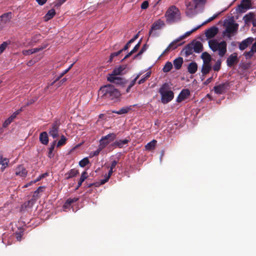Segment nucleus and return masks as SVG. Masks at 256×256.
Here are the masks:
<instances>
[{
    "label": "nucleus",
    "mask_w": 256,
    "mask_h": 256,
    "mask_svg": "<svg viewBox=\"0 0 256 256\" xmlns=\"http://www.w3.org/2000/svg\"><path fill=\"white\" fill-rule=\"evenodd\" d=\"M98 94L104 98L108 100H114L120 96L119 90L112 84L104 86L100 88Z\"/></svg>",
    "instance_id": "obj_1"
},
{
    "label": "nucleus",
    "mask_w": 256,
    "mask_h": 256,
    "mask_svg": "<svg viewBox=\"0 0 256 256\" xmlns=\"http://www.w3.org/2000/svg\"><path fill=\"white\" fill-rule=\"evenodd\" d=\"M206 0H186L184 4L186 6V14L187 16L192 18L196 14V10L198 8L204 6Z\"/></svg>",
    "instance_id": "obj_2"
},
{
    "label": "nucleus",
    "mask_w": 256,
    "mask_h": 256,
    "mask_svg": "<svg viewBox=\"0 0 256 256\" xmlns=\"http://www.w3.org/2000/svg\"><path fill=\"white\" fill-rule=\"evenodd\" d=\"M164 16L168 24H173L180 20V12L175 6H170L166 11Z\"/></svg>",
    "instance_id": "obj_3"
},
{
    "label": "nucleus",
    "mask_w": 256,
    "mask_h": 256,
    "mask_svg": "<svg viewBox=\"0 0 256 256\" xmlns=\"http://www.w3.org/2000/svg\"><path fill=\"white\" fill-rule=\"evenodd\" d=\"M208 46L213 52L218 51L220 56L223 57L226 52L227 44L225 41L218 42L215 39L210 40L208 41Z\"/></svg>",
    "instance_id": "obj_4"
},
{
    "label": "nucleus",
    "mask_w": 256,
    "mask_h": 256,
    "mask_svg": "<svg viewBox=\"0 0 256 256\" xmlns=\"http://www.w3.org/2000/svg\"><path fill=\"white\" fill-rule=\"evenodd\" d=\"M168 88V84L164 83L159 90V92L162 96V102L163 104H167L171 101L174 96V94L172 90H167Z\"/></svg>",
    "instance_id": "obj_5"
},
{
    "label": "nucleus",
    "mask_w": 256,
    "mask_h": 256,
    "mask_svg": "<svg viewBox=\"0 0 256 256\" xmlns=\"http://www.w3.org/2000/svg\"><path fill=\"white\" fill-rule=\"evenodd\" d=\"M60 124V120H56L52 124L49 128V134L54 139L58 136Z\"/></svg>",
    "instance_id": "obj_6"
},
{
    "label": "nucleus",
    "mask_w": 256,
    "mask_h": 256,
    "mask_svg": "<svg viewBox=\"0 0 256 256\" xmlns=\"http://www.w3.org/2000/svg\"><path fill=\"white\" fill-rule=\"evenodd\" d=\"M116 137V134L114 133H110L102 136L100 140V144L102 148H105L110 142L115 140Z\"/></svg>",
    "instance_id": "obj_7"
},
{
    "label": "nucleus",
    "mask_w": 256,
    "mask_h": 256,
    "mask_svg": "<svg viewBox=\"0 0 256 256\" xmlns=\"http://www.w3.org/2000/svg\"><path fill=\"white\" fill-rule=\"evenodd\" d=\"M230 86V82L228 81L219 84L214 87V92L218 94H222L226 93Z\"/></svg>",
    "instance_id": "obj_8"
},
{
    "label": "nucleus",
    "mask_w": 256,
    "mask_h": 256,
    "mask_svg": "<svg viewBox=\"0 0 256 256\" xmlns=\"http://www.w3.org/2000/svg\"><path fill=\"white\" fill-rule=\"evenodd\" d=\"M165 26L164 22L160 19L156 21L151 26L149 31V36L152 35V31L161 29Z\"/></svg>",
    "instance_id": "obj_9"
},
{
    "label": "nucleus",
    "mask_w": 256,
    "mask_h": 256,
    "mask_svg": "<svg viewBox=\"0 0 256 256\" xmlns=\"http://www.w3.org/2000/svg\"><path fill=\"white\" fill-rule=\"evenodd\" d=\"M238 25L236 23L229 22L226 28V32L228 33V36L230 37V34L236 32L238 29Z\"/></svg>",
    "instance_id": "obj_10"
},
{
    "label": "nucleus",
    "mask_w": 256,
    "mask_h": 256,
    "mask_svg": "<svg viewBox=\"0 0 256 256\" xmlns=\"http://www.w3.org/2000/svg\"><path fill=\"white\" fill-rule=\"evenodd\" d=\"M238 62V54L236 53H234L230 54L226 60V64L229 67L232 66Z\"/></svg>",
    "instance_id": "obj_11"
},
{
    "label": "nucleus",
    "mask_w": 256,
    "mask_h": 256,
    "mask_svg": "<svg viewBox=\"0 0 256 256\" xmlns=\"http://www.w3.org/2000/svg\"><path fill=\"white\" fill-rule=\"evenodd\" d=\"M108 76L107 77V80L112 83L116 84H123L124 83V79L116 76Z\"/></svg>",
    "instance_id": "obj_12"
},
{
    "label": "nucleus",
    "mask_w": 256,
    "mask_h": 256,
    "mask_svg": "<svg viewBox=\"0 0 256 256\" xmlns=\"http://www.w3.org/2000/svg\"><path fill=\"white\" fill-rule=\"evenodd\" d=\"M190 96V91L188 89H183L176 98V102H180L185 100Z\"/></svg>",
    "instance_id": "obj_13"
},
{
    "label": "nucleus",
    "mask_w": 256,
    "mask_h": 256,
    "mask_svg": "<svg viewBox=\"0 0 256 256\" xmlns=\"http://www.w3.org/2000/svg\"><path fill=\"white\" fill-rule=\"evenodd\" d=\"M254 39L252 38L249 37L242 40L239 44V48L243 50L250 46L254 42Z\"/></svg>",
    "instance_id": "obj_14"
},
{
    "label": "nucleus",
    "mask_w": 256,
    "mask_h": 256,
    "mask_svg": "<svg viewBox=\"0 0 256 256\" xmlns=\"http://www.w3.org/2000/svg\"><path fill=\"white\" fill-rule=\"evenodd\" d=\"M218 32V30L217 27L212 26L206 30L205 32L206 36L208 38H212L217 34Z\"/></svg>",
    "instance_id": "obj_15"
},
{
    "label": "nucleus",
    "mask_w": 256,
    "mask_h": 256,
    "mask_svg": "<svg viewBox=\"0 0 256 256\" xmlns=\"http://www.w3.org/2000/svg\"><path fill=\"white\" fill-rule=\"evenodd\" d=\"M251 6L250 0H242L238 6V9L240 12H244V10L250 8Z\"/></svg>",
    "instance_id": "obj_16"
},
{
    "label": "nucleus",
    "mask_w": 256,
    "mask_h": 256,
    "mask_svg": "<svg viewBox=\"0 0 256 256\" xmlns=\"http://www.w3.org/2000/svg\"><path fill=\"white\" fill-rule=\"evenodd\" d=\"M22 110H19L15 112L10 116L7 118L2 124V126L4 128H6L19 114Z\"/></svg>",
    "instance_id": "obj_17"
},
{
    "label": "nucleus",
    "mask_w": 256,
    "mask_h": 256,
    "mask_svg": "<svg viewBox=\"0 0 256 256\" xmlns=\"http://www.w3.org/2000/svg\"><path fill=\"white\" fill-rule=\"evenodd\" d=\"M27 170L22 166H19L16 168V176L24 178L27 175Z\"/></svg>",
    "instance_id": "obj_18"
},
{
    "label": "nucleus",
    "mask_w": 256,
    "mask_h": 256,
    "mask_svg": "<svg viewBox=\"0 0 256 256\" xmlns=\"http://www.w3.org/2000/svg\"><path fill=\"white\" fill-rule=\"evenodd\" d=\"M74 64H71L70 66L67 69L65 70L62 72L58 76H56L54 78V80L51 83L50 86H53L57 82H58L64 75H65L67 72H69V70L72 67Z\"/></svg>",
    "instance_id": "obj_19"
},
{
    "label": "nucleus",
    "mask_w": 256,
    "mask_h": 256,
    "mask_svg": "<svg viewBox=\"0 0 256 256\" xmlns=\"http://www.w3.org/2000/svg\"><path fill=\"white\" fill-rule=\"evenodd\" d=\"M40 141L44 144L47 145L48 143V133L46 132H43L40 134Z\"/></svg>",
    "instance_id": "obj_20"
},
{
    "label": "nucleus",
    "mask_w": 256,
    "mask_h": 256,
    "mask_svg": "<svg viewBox=\"0 0 256 256\" xmlns=\"http://www.w3.org/2000/svg\"><path fill=\"white\" fill-rule=\"evenodd\" d=\"M192 48L194 51L196 53H200L203 50L202 44L199 41L196 42L192 44Z\"/></svg>",
    "instance_id": "obj_21"
},
{
    "label": "nucleus",
    "mask_w": 256,
    "mask_h": 256,
    "mask_svg": "<svg viewBox=\"0 0 256 256\" xmlns=\"http://www.w3.org/2000/svg\"><path fill=\"white\" fill-rule=\"evenodd\" d=\"M12 14L11 12H8L2 14L0 16L1 22L4 24H6L10 22L12 18Z\"/></svg>",
    "instance_id": "obj_22"
},
{
    "label": "nucleus",
    "mask_w": 256,
    "mask_h": 256,
    "mask_svg": "<svg viewBox=\"0 0 256 256\" xmlns=\"http://www.w3.org/2000/svg\"><path fill=\"white\" fill-rule=\"evenodd\" d=\"M198 70V65L195 62H190L188 66V72L190 74H195Z\"/></svg>",
    "instance_id": "obj_23"
},
{
    "label": "nucleus",
    "mask_w": 256,
    "mask_h": 256,
    "mask_svg": "<svg viewBox=\"0 0 256 256\" xmlns=\"http://www.w3.org/2000/svg\"><path fill=\"white\" fill-rule=\"evenodd\" d=\"M183 62V58L182 57H178L174 59L173 62V64L175 69L176 70H180L182 66Z\"/></svg>",
    "instance_id": "obj_24"
},
{
    "label": "nucleus",
    "mask_w": 256,
    "mask_h": 256,
    "mask_svg": "<svg viewBox=\"0 0 256 256\" xmlns=\"http://www.w3.org/2000/svg\"><path fill=\"white\" fill-rule=\"evenodd\" d=\"M126 66H120L118 68H115L112 72L111 74L108 76H118L122 74V71L125 69Z\"/></svg>",
    "instance_id": "obj_25"
},
{
    "label": "nucleus",
    "mask_w": 256,
    "mask_h": 256,
    "mask_svg": "<svg viewBox=\"0 0 256 256\" xmlns=\"http://www.w3.org/2000/svg\"><path fill=\"white\" fill-rule=\"evenodd\" d=\"M192 44H188L183 49L182 52H184L186 56L191 55L193 52Z\"/></svg>",
    "instance_id": "obj_26"
},
{
    "label": "nucleus",
    "mask_w": 256,
    "mask_h": 256,
    "mask_svg": "<svg viewBox=\"0 0 256 256\" xmlns=\"http://www.w3.org/2000/svg\"><path fill=\"white\" fill-rule=\"evenodd\" d=\"M132 110V106L123 107L118 110H113L112 113L116 114H127L130 110Z\"/></svg>",
    "instance_id": "obj_27"
},
{
    "label": "nucleus",
    "mask_w": 256,
    "mask_h": 256,
    "mask_svg": "<svg viewBox=\"0 0 256 256\" xmlns=\"http://www.w3.org/2000/svg\"><path fill=\"white\" fill-rule=\"evenodd\" d=\"M212 69V66L210 64H203L202 68V75H206L208 74Z\"/></svg>",
    "instance_id": "obj_28"
},
{
    "label": "nucleus",
    "mask_w": 256,
    "mask_h": 256,
    "mask_svg": "<svg viewBox=\"0 0 256 256\" xmlns=\"http://www.w3.org/2000/svg\"><path fill=\"white\" fill-rule=\"evenodd\" d=\"M78 170L76 169H72L66 174V179L68 180L70 178L74 177L78 174Z\"/></svg>",
    "instance_id": "obj_29"
},
{
    "label": "nucleus",
    "mask_w": 256,
    "mask_h": 256,
    "mask_svg": "<svg viewBox=\"0 0 256 256\" xmlns=\"http://www.w3.org/2000/svg\"><path fill=\"white\" fill-rule=\"evenodd\" d=\"M8 162L9 160L7 158H4L0 154V164L2 166L1 169L2 171L8 166Z\"/></svg>",
    "instance_id": "obj_30"
},
{
    "label": "nucleus",
    "mask_w": 256,
    "mask_h": 256,
    "mask_svg": "<svg viewBox=\"0 0 256 256\" xmlns=\"http://www.w3.org/2000/svg\"><path fill=\"white\" fill-rule=\"evenodd\" d=\"M88 177V172L86 171H84L81 174L80 178L78 182V186L76 188L78 190L82 184V183Z\"/></svg>",
    "instance_id": "obj_31"
},
{
    "label": "nucleus",
    "mask_w": 256,
    "mask_h": 256,
    "mask_svg": "<svg viewBox=\"0 0 256 256\" xmlns=\"http://www.w3.org/2000/svg\"><path fill=\"white\" fill-rule=\"evenodd\" d=\"M201 58L204 61V64H210L212 60L211 56L207 52H204L202 54Z\"/></svg>",
    "instance_id": "obj_32"
},
{
    "label": "nucleus",
    "mask_w": 256,
    "mask_h": 256,
    "mask_svg": "<svg viewBox=\"0 0 256 256\" xmlns=\"http://www.w3.org/2000/svg\"><path fill=\"white\" fill-rule=\"evenodd\" d=\"M56 15V11L54 8L49 10L44 16V20L48 21Z\"/></svg>",
    "instance_id": "obj_33"
},
{
    "label": "nucleus",
    "mask_w": 256,
    "mask_h": 256,
    "mask_svg": "<svg viewBox=\"0 0 256 256\" xmlns=\"http://www.w3.org/2000/svg\"><path fill=\"white\" fill-rule=\"evenodd\" d=\"M157 141L155 140H153L151 142L148 143L145 146V148L147 150H151L154 149Z\"/></svg>",
    "instance_id": "obj_34"
},
{
    "label": "nucleus",
    "mask_w": 256,
    "mask_h": 256,
    "mask_svg": "<svg viewBox=\"0 0 256 256\" xmlns=\"http://www.w3.org/2000/svg\"><path fill=\"white\" fill-rule=\"evenodd\" d=\"M129 142L128 140L125 139L122 140H118L116 141L114 144L113 146H118L119 148H122L124 144H128Z\"/></svg>",
    "instance_id": "obj_35"
},
{
    "label": "nucleus",
    "mask_w": 256,
    "mask_h": 256,
    "mask_svg": "<svg viewBox=\"0 0 256 256\" xmlns=\"http://www.w3.org/2000/svg\"><path fill=\"white\" fill-rule=\"evenodd\" d=\"M180 38H179L173 42H172L170 44H172L171 48L172 50H174L178 46H182L184 42H180Z\"/></svg>",
    "instance_id": "obj_36"
},
{
    "label": "nucleus",
    "mask_w": 256,
    "mask_h": 256,
    "mask_svg": "<svg viewBox=\"0 0 256 256\" xmlns=\"http://www.w3.org/2000/svg\"><path fill=\"white\" fill-rule=\"evenodd\" d=\"M44 186H39L38 189L34 192L32 198L34 200H36L40 198L39 194L43 192L44 189Z\"/></svg>",
    "instance_id": "obj_37"
},
{
    "label": "nucleus",
    "mask_w": 256,
    "mask_h": 256,
    "mask_svg": "<svg viewBox=\"0 0 256 256\" xmlns=\"http://www.w3.org/2000/svg\"><path fill=\"white\" fill-rule=\"evenodd\" d=\"M172 68V64L170 62H167L164 66L162 71L164 72H168Z\"/></svg>",
    "instance_id": "obj_38"
},
{
    "label": "nucleus",
    "mask_w": 256,
    "mask_h": 256,
    "mask_svg": "<svg viewBox=\"0 0 256 256\" xmlns=\"http://www.w3.org/2000/svg\"><path fill=\"white\" fill-rule=\"evenodd\" d=\"M151 72H147L142 77L138 80V84H141L144 83L150 76Z\"/></svg>",
    "instance_id": "obj_39"
},
{
    "label": "nucleus",
    "mask_w": 256,
    "mask_h": 256,
    "mask_svg": "<svg viewBox=\"0 0 256 256\" xmlns=\"http://www.w3.org/2000/svg\"><path fill=\"white\" fill-rule=\"evenodd\" d=\"M56 140H54L52 142V144L50 145V146L48 149V156L50 158H52L54 156V154H52V152L54 150V147L56 146Z\"/></svg>",
    "instance_id": "obj_40"
},
{
    "label": "nucleus",
    "mask_w": 256,
    "mask_h": 256,
    "mask_svg": "<svg viewBox=\"0 0 256 256\" xmlns=\"http://www.w3.org/2000/svg\"><path fill=\"white\" fill-rule=\"evenodd\" d=\"M202 25H200L198 26H197L196 28L192 29V30L190 31V32H186L184 34L183 36H180L179 38H180V40H182L184 39V38H186V37L189 36L192 32H195L196 30H197L199 28H200V26H202Z\"/></svg>",
    "instance_id": "obj_41"
},
{
    "label": "nucleus",
    "mask_w": 256,
    "mask_h": 256,
    "mask_svg": "<svg viewBox=\"0 0 256 256\" xmlns=\"http://www.w3.org/2000/svg\"><path fill=\"white\" fill-rule=\"evenodd\" d=\"M254 18V14L250 12L244 16V20L246 22H248L253 20Z\"/></svg>",
    "instance_id": "obj_42"
},
{
    "label": "nucleus",
    "mask_w": 256,
    "mask_h": 256,
    "mask_svg": "<svg viewBox=\"0 0 256 256\" xmlns=\"http://www.w3.org/2000/svg\"><path fill=\"white\" fill-rule=\"evenodd\" d=\"M90 163L89 160L88 158H84L79 162L80 166L84 168Z\"/></svg>",
    "instance_id": "obj_43"
},
{
    "label": "nucleus",
    "mask_w": 256,
    "mask_h": 256,
    "mask_svg": "<svg viewBox=\"0 0 256 256\" xmlns=\"http://www.w3.org/2000/svg\"><path fill=\"white\" fill-rule=\"evenodd\" d=\"M66 138L64 135L62 136L60 139L57 143L56 146L58 148L66 144Z\"/></svg>",
    "instance_id": "obj_44"
},
{
    "label": "nucleus",
    "mask_w": 256,
    "mask_h": 256,
    "mask_svg": "<svg viewBox=\"0 0 256 256\" xmlns=\"http://www.w3.org/2000/svg\"><path fill=\"white\" fill-rule=\"evenodd\" d=\"M146 50V44H144L143 46L140 49V51L138 52V54H136V56H134V58L135 59V58H138V56H140L144 52H145Z\"/></svg>",
    "instance_id": "obj_45"
},
{
    "label": "nucleus",
    "mask_w": 256,
    "mask_h": 256,
    "mask_svg": "<svg viewBox=\"0 0 256 256\" xmlns=\"http://www.w3.org/2000/svg\"><path fill=\"white\" fill-rule=\"evenodd\" d=\"M122 52V50H118L117 52H114L111 54L110 57V61L112 62L114 57L118 56Z\"/></svg>",
    "instance_id": "obj_46"
},
{
    "label": "nucleus",
    "mask_w": 256,
    "mask_h": 256,
    "mask_svg": "<svg viewBox=\"0 0 256 256\" xmlns=\"http://www.w3.org/2000/svg\"><path fill=\"white\" fill-rule=\"evenodd\" d=\"M67 0H57L56 2L54 3V7L58 8L60 7L62 4H64Z\"/></svg>",
    "instance_id": "obj_47"
},
{
    "label": "nucleus",
    "mask_w": 256,
    "mask_h": 256,
    "mask_svg": "<svg viewBox=\"0 0 256 256\" xmlns=\"http://www.w3.org/2000/svg\"><path fill=\"white\" fill-rule=\"evenodd\" d=\"M8 42H4L0 45V54H1L5 50L6 48L8 46Z\"/></svg>",
    "instance_id": "obj_48"
},
{
    "label": "nucleus",
    "mask_w": 256,
    "mask_h": 256,
    "mask_svg": "<svg viewBox=\"0 0 256 256\" xmlns=\"http://www.w3.org/2000/svg\"><path fill=\"white\" fill-rule=\"evenodd\" d=\"M254 53V52L250 50L249 52H246L244 54L246 58H250L253 56Z\"/></svg>",
    "instance_id": "obj_49"
},
{
    "label": "nucleus",
    "mask_w": 256,
    "mask_h": 256,
    "mask_svg": "<svg viewBox=\"0 0 256 256\" xmlns=\"http://www.w3.org/2000/svg\"><path fill=\"white\" fill-rule=\"evenodd\" d=\"M142 73H141V72L138 74L137 76H136V77L132 80L131 81L130 84H129L130 86L132 87L135 84L136 81L140 78V76L142 75Z\"/></svg>",
    "instance_id": "obj_50"
},
{
    "label": "nucleus",
    "mask_w": 256,
    "mask_h": 256,
    "mask_svg": "<svg viewBox=\"0 0 256 256\" xmlns=\"http://www.w3.org/2000/svg\"><path fill=\"white\" fill-rule=\"evenodd\" d=\"M78 200V198L76 197H74L73 198H69L67 200V204H72L76 202Z\"/></svg>",
    "instance_id": "obj_51"
},
{
    "label": "nucleus",
    "mask_w": 256,
    "mask_h": 256,
    "mask_svg": "<svg viewBox=\"0 0 256 256\" xmlns=\"http://www.w3.org/2000/svg\"><path fill=\"white\" fill-rule=\"evenodd\" d=\"M104 148H102L100 144H99L98 148L96 150H95L94 152H93L92 156H98L100 152V151Z\"/></svg>",
    "instance_id": "obj_52"
},
{
    "label": "nucleus",
    "mask_w": 256,
    "mask_h": 256,
    "mask_svg": "<svg viewBox=\"0 0 256 256\" xmlns=\"http://www.w3.org/2000/svg\"><path fill=\"white\" fill-rule=\"evenodd\" d=\"M23 235V232H16V238L18 241L22 240V238Z\"/></svg>",
    "instance_id": "obj_53"
},
{
    "label": "nucleus",
    "mask_w": 256,
    "mask_h": 256,
    "mask_svg": "<svg viewBox=\"0 0 256 256\" xmlns=\"http://www.w3.org/2000/svg\"><path fill=\"white\" fill-rule=\"evenodd\" d=\"M220 68V62H217L214 65L213 69L214 71H218Z\"/></svg>",
    "instance_id": "obj_54"
},
{
    "label": "nucleus",
    "mask_w": 256,
    "mask_h": 256,
    "mask_svg": "<svg viewBox=\"0 0 256 256\" xmlns=\"http://www.w3.org/2000/svg\"><path fill=\"white\" fill-rule=\"evenodd\" d=\"M46 46H47L46 45H44L40 48H32V54L38 52L41 50H42L43 49L46 48Z\"/></svg>",
    "instance_id": "obj_55"
},
{
    "label": "nucleus",
    "mask_w": 256,
    "mask_h": 256,
    "mask_svg": "<svg viewBox=\"0 0 256 256\" xmlns=\"http://www.w3.org/2000/svg\"><path fill=\"white\" fill-rule=\"evenodd\" d=\"M141 40L139 41V42L134 46V47L133 48V49L132 50L134 52V53L138 51V48L140 47V43H141Z\"/></svg>",
    "instance_id": "obj_56"
},
{
    "label": "nucleus",
    "mask_w": 256,
    "mask_h": 256,
    "mask_svg": "<svg viewBox=\"0 0 256 256\" xmlns=\"http://www.w3.org/2000/svg\"><path fill=\"white\" fill-rule=\"evenodd\" d=\"M148 6V2L146 0L144 1L141 4V8L143 10L146 9Z\"/></svg>",
    "instance_id": "obj_57"
},
{
    "label": "nucleus",
    "mask_w": 256,
    "mask_h": 256,
    "mask_svg": "<svg viewBox=\"0 0 256 256\" xmlns=\"http://www.w3.org/2000/svg\"><path fill=\"white\" fill-rule=\"evenodd\" d=\"M37 100V98H31V99H30L28 100V102L26 104V106H29V105H30L32 104H34L35 102H36Z\"/></svg>",
    "instance_id": "obj_58"
},
{
    "label": "nucleus",
    "mask_w": 256,
    "mask_h": 256,
    "mask_svg": "<svg viewBox=\"0 0 256 256\" xmlns=\"http://www.w3.org/2000/svg\"><path fill=\"white\" fill-rule=\"evenodd\" d=\"M23 54L25 56L30 55L32 54V49L28 50H24L22 52Z\"/></svg>",
    "instance_id": "obj_59"
},
{
    "label": "nucleus",
    "mask_w": 256,
    "mask_h": 256,
    "mask_svg": "<svg viewBox=\"0 0 256 256\" xmlns=\"http://www.w3.org/2000/svg\"><path fill=\"white\" fill-rule=\"evenodd\" d=\"M219 14L214 15L212 16L209 18L205 22H204L202 24H206L207 22H210L215 19L218 16Z\"/></svg>",
    "instance_id": "obj_60"
},
{
    "label": "nucleus",
    "mask_w": 256,
    "mask_h": 256,
    "mask_svg": "<svg viewBox=\"0 0 256 256\" xmlns=\"http://www.w3.org/2000/svg\"><path fill=\"white\" fill-rule=\"evenodd\" d=\"M172 46V44H169L168 46L162 52V56L168 53L170 50H172L171 48Z\"/></svg>",
    "instance_id": "obj_61"
},
{
    "label": "nucleus",
    "mask_w": 256,
    "mask_h": 256,
    "mask_svg": "<svg viewBox=\"0 0 256 256\" xmlns=\"http://www.w3.org/2000/svg\"><path fill=\"white\" fill-rule=\"evenodd\" d=\"M67 80V78H62L61 80H60L58 82V86L59 87L62 86L64 83Z\"/></svg>",
    "instance_id": "obj_62"
},
{
    "label": "nucleus",
    "mask_w": 256,
    "mask_h": 256,
    "mask_svg": "<svg viewBox=\"0 0 256 256\" xmlns=\"http://www.w3.org/2000/svg\"><path fill=\"white\" fill-rule=\"evenodd\" d=\"M118 162L116 160H113L112 162V164H111V166H110V168L111 169H114L116 167V164H118Z\"/></svg>",
    "instance_id": "obj_63"
},
{
    "label": "nucleus",
    "mask_w": 256,
    "mask_h": 256,
    "mask_svg": "<svg viewBox=\"0 0 256 256\" xmlns=\"http://www.w3.org/2000/svg\"><path fill=\"white\" fill-rule=\"evenodd\" d=\"M110 178H108L106 176H105V178L103 180H101L100 182V184H104L106 183L109 180Z\"/></svg>",
    "instance_id": "obj_64"
}]
</instances>
